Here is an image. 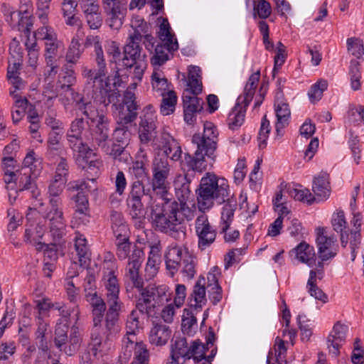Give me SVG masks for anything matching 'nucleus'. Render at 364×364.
<instances>
[{"label":"nucleus","instance_id":"f257e3e1","mask_svg":"<svg viewBox=\"0 0 364 364\" xmlns=\"http://www.w3.org/2000/svg\"><path fill=\"white\" fill-rule=\"evenodd\" d=\"M190 183L188 173L178 174L173 181L178 201L169 198L171 195L168 193L167 196L160 197L161 203L151 205V223L155 230L177 240L186 237L185 220H191L194 217V211L186 202L191 193Z\"/></svg>","mask_w":364,"mask_h":364},{"label":"nucleus","instance_id":"f03ea898","mask_svg":"<svg viewBox=\"0 0 364 364\" xmlns=\"http://www.w3.org/2000/svg\"><path fill=\"white\" fill-rule=\"evenodd\" d=\"M157 150L151 164V188L153 193L166 197L170 189L168 178L171 171L168 158L174 161L180 160L182 150L179 143L166 132L161 134Z\"/></svg>","mask_w":364,"mask_h":364},{"label":"nucleus","instance_id":"7ed1b4c3","mask_svg":"<svg viewBox=\"0 0 364 364\" xmlns=\"http://www.w3.org/2000/svg\"><path fill=\"white\" fill-rule=\"evenodd\" d=\"M218 132L216 127L210 122H205L203 132L195 134L191 141L196 146L193 155L188 153L184 154L183 165L186 166L188 171L202 173L207 168L208 164H212L216 158V149Z\"/></svg>","mask_w":364,"mask_h":364},{"label":"nucleus","instance_id":"20e7f679","mask_svg":"<svg viewBox=\"0 0 364 364\" xmlns=\"http://www.w3.org/2000/svg\"><path fill=\"white\" fill-rule=\"evenodd\" d=\"M97 69L87 66L81 68L82 76L85 80L86 88L91 90L92 97L103 104L105 107L114 102L119 97V91L112 90L102 48L95 51Z\"/></svg>","mask_w":364,"mask_h":364},{"label":"nucleus","instance_id":"39448f33","mask_svg":"<svg viewBox=\"0 0 364 364\" xmlns=\"http://www.w3.org/2000/svg\"><path fill=\"white\" fill-rule=\"evenodd\" d=\"M198 205L200 210L205 212L211 208L215 203H223L230 196V188L223 178H219L212 173H206L200 179L196 190Z\"/></svg>","mask_w":364,"mask_h":364},{"label":"nucleus","instance_id":"423d86ee","mask_svg":"<svg viewBox=\"0 0 364 364\" xmlns=\"http://www.w3.org/2000/svg\"><path fill=\"white\" fill-rule=\"evenodd\" d=\"M123 111L119 112L117 119V127L113 132V139L121 144L127 145L129 141L130 132L128 124L136 120L139 105L136 102L135 94L127 90L123 97Z\"/></svg>","mask_w":364,"mask_h":364},{"label":"nucleus","instance_id":"0eeeda50","mask_svg":"<svg viewBox=\"0 0 364 364\" xmlns=\"http://www.w3.org/2000/svg\"><path fill=\"white\" fill-rule=\"evenodd\" d=\"M69 326L57 323L55 328L54 343L55 347L68 355H73L77 351L82 342L79 327L74 324L70 328L68 336Z\"/></svg>","mask_w":364,"mask_h":364},{"label":"nucleus","instance_id":"6e6552de","mask_svg":"<svg viewBox=\"0 0 364 364\" xmlns=\"http://www.w3.org/2000/svg\"><path fill=\"white\" fill-rule=\"evenodd\" d=\"M50 210L43 215L49 221L50 232L55 242H60L65 234V220L63 212V201L49 203Z\"/></svg>","mask_w":364,"mask_h":364},{"label":"nucleus","instance_id":"1a4fd4ad","mask_svg":"<svg viewBox=\"0 0 364 364\" xmlns=\"http://www.w3.org/2000/svg\"><path fill=\"white\" fill-rule=\"evenodd\" d=\"M106 23L112 28L119 30L124 23L127 13V0H102Z\"/></svg>","mask_w":364,"mask_h":364},{"label":"nucleus","instance_id":"9d476101","mask_svg":"<svg viewBox=\"0 0 364 364\" xmlns=\"http://www.w3.org/2000/svg\"><path fill=\"white\" fill-rule=\"evenodd\" d=\"M85 123L83 118H75L71 122L66 137L69 147L75 152L88 146L84 141H90V132H85Z\"/></svg>","mask_w":364,"mask_h":364},{"label":"nucleus","instance_id":"9b49d317","mask_svg":"<svg viewBox=\"0 0 364 364\" xmlns=\"http://www.w3.org/2000/svg\"><path fill=\"white\" fill-rule=\"evenodd\" d=\"M144 252L141 248L134 245L132 253L130 255L125 268V277L129 279L133 286L139 290L144 286L143 278L139 274V269L143 261Z\"/></svg>","mask_w":364,"mask_h":364},{"label":"nucleus","instance_id":"f8f14e48","mask_svg":"<svg viewBox=\"0 0 364 364\" xmlns=\"http://www.w3.org/2000/svg\"><path fill=\"white\" fill-rule=\"evenodd\" d=\"M90 122L94 126V128L90 129V132L92 145L93 146H96V145H103L105 141L109 140L110 119L103 111L100 110L97 116H95Z\"/></svg>","mask_w":364,"mask_h":364},{"label":"nucleus","instance_id":"ddd939ff","mask_svg":"<svg viewBox=\"0 0 364 364\" xmlns=\"http://www.w3.org/2000/svg\"><path fill=\"white\" fill-rule=\"evenodd\" d=\"M316 245L318 247V257L323 261L332 259L336 257L338 250L336 238L334 236L326 235L323 228L316 229Z\"/></svg>","mask_w":364,"mask_h":364},{"label":"nucleus","instance_id":"4468645a","mask_svg":"<svg viewBox=\"0 0 364 364\" xmlns=\"http://www.w3.org/2000/svg\"><path fill=\"white\" fill-rule=\"evenodd\" d=\"M196 232L198 237V246L203 250L214 242L216 230L212 227L205 215H199L195 223Z\"/></svg>","mask_w":364,"mask_h":364},{"label":"nucleus","instance_id":"2eb2a0df","mask_svg":"<svg viewBox=\"0 0 364 364\" xmlns=\"http://www.w3.org/2000/svg\"><path fill=\"white\" fill-rule=\"evenodd\" d=\"M142 39L139 36H129L127 44L124 47L122 58L123 64L127 68H132L134 63L146 58L140 43Z\"/></svg>","mask_w":364,"mask_h":364},{"label":"nucleus","instance_id":"dca6fc26","mask_svg":"<svg viewBox=\"0 0 364 364\" xmlns=\"http://www.w3.org/2000/svg\"><path fill=\"white\" fill-rule=\"evenodd\" d=\"M77 153L75 161L79 167L87 171H92L95 174L99 172V168L102 165V161L98 158L97 154L87 146L75 151Z\"/></svg>","mask_w":364,"mask_h":364},{"label":"nucleus","instance_id":"f3484780","mask_svg":"<svg viewBox=\"0 0 364 364\" xmlns=\"http://www.w3.org/2000/svg\"><path fill=\"white\" fill-rule=\"evenodd\" d=\"M37 215L36 208H29L26 214L27 223L26 225L25 233L23 236L24 242L26 243L36 242L37 240H41L46 232V228L43 225L36 223L33 220L35 216Z\"/></svg>","mask_w":364,"mask_h":364},{"label":"nucleus","instance_id":"a211bd4d","mask_svg":"<svg viewBox=\"0 0 364 364\" xmlns=\"http://www.w3.org/2000/svg\"><path fill=\"white\" fill-rule=\"evenodd\" d=\"M156 124L154 120L146 115L141 117V122L139 127V136L141 144L146 145L150 141H153L154 149L157 150V145L159 144L161 135L156 136Z\"/></svg>","mask_w":364,"mask_h":364},{"label":"nucleus","instance_id":"6ab92c4d","mask_svg":"<svg viewBox=\"0 0 364 364\" xmlns=\"http://www.w3.org/2000/svg\"><path fill=\"white\" fill-rule=\"evenodd\" d=\"M348 328L346 325L336 323L333 329L327 338V348L329 353L338 356L340 353L339 349L346 341V333Z\"/></svg>","mask_w":364,"mask_h":364},{"label":"nucleus","instance_id":"aec40b11","mask_svg":"<svg viewBox=\"0 0 364 364\" xmlns=\"http://www.w3.org/2000/svg\"><path fill=\"white\" fill-rule=\"evenodd\" d=\"M168 287L166 285L156 286L154 284H150L139 289L140 295L148 298L155 309L170 299V294H168Z\"/></svg>","mask_w":364,"mask_h":364},{"label":"nucleus","instance_id":"412c9836","mask_svg":"<svg viewBox=\"0 0 364 364\" xmlns=\"http://www.w3.org/2000/svg\"><path fill=\"white\" fill-rule=\"evenodd\" d=\"M185 254H189L186 248L181 246H174L168 249L165 255L166 267L171 277L180 269Z\"/></svg>","mask_w":364,"mask_h":364},{"label":"nucleus","instance_id":"4be33fe9","mask_svg":"<svg viewBox=\"0 0 364 364\" xmlns=\"http://www.w3.org/2000/svg\"><path fill=\"white\" fill-rule=\"evenodd\" d=\"M31 169L21 168V171L16 172V176L14 178L16 185L18 186L19 191H31L33 198H37L40 196V191L37 188L36 185L31 177Z\"/></svg>","mask_w":364,"mask_h":364},{"label":"nucleus","instance_id":"5701e85b","mask_svg":"<svg viewBox=\"0 0 364 364\" xmlns=\"http://www.w3.org/2000/svg\"><path fill=\"white\" fill-rule=\"evenodd\" d=\"M171 335L169 326L162 323H154L149 334V341L152 345L162 346L167 343Z\"/></svg>","mask_w":364,"mask_h":364},{"label":"nucleus","instance_id":"b1692460","mask_svg":"<svg viewBox=\"0 0 364 364\" xmlns=\"http://www.w3.org/2000/svg\"><path fill=\"white\" fill-rule=\"evenodd\" d=\"M221 211V217L220 222V232H225L227 231L234 218L235 211L237 208V200L235 197H227Z\"/></svg>","mask_w":364,"mask_h":364},{"label":"nucleus","instance_id":"393cba45","mask_svg":"<svg viewBox=\"0 0 364 364\" xmlns=\"http://www.w3.org/2000/svg\"><path fill=\"white\" fill-rule=\"evenodd\" d=\"M331 225L333 230L340 233L341 245L346 247L349 240V228L343 210H338L336 213L333 215Z\"/></svg>","mask_w":364,"mask_h":364},{"label":"nucleus","instance_id":"a878e982","mask_svg":"<svg viewBox=\"0 0 364 364\" xmlns=\"http://www.w3.org/2000/svg\"><path fill=\"white\" fill-rule=\"evenodd\" d=\"M86 298L92 309L93 323L95 326L100 325L106 311L105 301L96 291L87 294Z\"/></svg>","mask_w":364,"mask_h":364},{"label":"nucleus","instance_id":"bb28decb","mask_svg":"<svg viewBox=\"0 0 364 364\" xmlns=\"http://www.w3.org/2000/svg\"><path fill=\"white\" fill-rule=\"evenodd\" d=\"M312 191L318 200H326L331 193L329 174L322 171L315 177L313 181Z\"/></svg>","mask_w":364,"mask_h":364},{"label":"nucleus","instance_id":"cd10ccee","mask_svg":"<svg viewBox=\"0 0 364 364\" xmlns=\"http://www.w3.org/2000/svg\"><path fill=\"white\" fill-rule=\"evenodd\" d=\"M187 85L188 88L183 92L186 95L198 97L202 92L201 70L198 66L189 67Z\"/></svg>","mask_w":364,"mask_h":364},{"label":"nucleus","instance_id":"c85d7f7f","mask_svg":"<svg viewBox=\"0 0 364 364\" xmlns=\"http://www.w3.org/2000/svg\"><path fill=\"white\" fill-rule=\"evenodd\" d=\"M205 279L200 276L193 287L192 293L189 297V305L196 309H202L205 304L207 299L205 297Z\"/></svg>","mask_w":364,"mask_h":364},{"label":"nucleus","instance_id":"c756f323","mask_svg":"<svg viewBox=\"0 0 364 364\" xmlns=\"http://www.w3.org/2000/svg\"><path fill=\"white\" fill-rule=\"evenodd\" d=\"M117 272V267L114 261H105L102 282L105 289L120 288Z\"/></svg>","mask_w":364,"mask_h":364},{"label":"nucleus","instance_id":"7c9ffc66","mask_svg":"<svg viewBox=\"0 0 364 364\" xmlns=\"http://www.w3.org/2000/svg\"><path fill=\"white\" fill-rule=\"evenodd\" d=\"M242 97H238L235 107L229 113L227 122L229 128L232 130L237 129L245 121V112L247 107L241 102Z\"/></svg>","mask_w":364,"mask_h":364},{"label":"nucleus","instance_id":"2f4dec72","mask_svg":"<svg viewBox=\"0 0 364 364\" xmlns=\"http://www.w3.org/2000/svg\"><path fill=\"white\" fill-rule=\"evenodd\" d=\"M291 252L294 253L296 258L300 262L307 264L309 267L315 264L316 253L314 248L305 242L299 244Z\"/></svg>","mask_w":364,"mask_h":364},{"label":"nucleus","instance_id":"473e14b6","mask_svg":"<svg viewBox=\"0 0 364 364\" xmlns=\"http://www.w3.org/2000/svg\"><path fill=\"white\" fill-rule=\"evenodd\" d=\"M275 112L277 121L275 124V129L278 135H282L281 131L288 124L290 117V109L289 105L282 101L277 102L274 104Z\"/></svg>","mask_w":364,"mask_h":364},{"label":"nucleus","instance_id":"72a5a7b5","mask_svg":"<svg viewBox=\"0 0 364 364\" xmlns=\"http://www.w3.org/2000/svg\"><path fill=\"white\" fill-rule=\"evenodd\" d=\"M45 124L50 131L48 133V139H62L65 133V127L63 122L56 119L55 114L53 112H47L45 117Z\"/></svg>","mask_w":364,"mask_h":364},{"label":"nucleus","instance_id":"f704fd0d","mask_svg":"<svg viewBox=\"0 0 364 364\" xmlns=\"http://www.w3.org/2000/svg\"><path fill=\"white\" fill-rule=\"evenodd\" d=\"M75 250L77 262L81 267H85L90 261L91 252L87 244V240L82 235L76 236L75 239ZM77 263V261H75Z\"/></svg>","mask_w":364,"mask_h":364},{"label":"nucleus","instance_id":"c9c22d12","mask_svg":"<svg viewBox=\"0 0 364 364\" xmlns=\"http://www.w3.org/2000/svg\"><path fill=\"white\" fill-rule=\"evenodd\" d=\"M103 334L105 336V343L112 341L117 334L120 331L119 316L105 314L103 328Z\"/></svg>","mask_w":364,"mask_h":364},{"label":"nucleus","instance_id":"e433bc0d","mask_svg":"<svg viewBox=\"0 0 364 364\" xmlns=\"http://www.w3.org/2000/svg\"><path fill=\"white\" fill-rule=\"evenodd\" d=\"M36 326L37 328L34 333L36 344L39 350L43 353H48L49 346L46 334L49 324L46 321H36Z\"/></svg>","mask_w":364,"mask_h":364},{"label":"nucleus","instance_id":"4c0bfd02","mask_svg":"<svg viewBox=\"0 0 364 364\" xmlns=\"http://www.w3.org/2000/svg\"><path fill=\"white\" fill-rule=\"evenodd\" d=\"M353 218L350 220L351 229H349V239H351L353 245H356L361 242V227L363 225V215L359 212L353 210L352 212Z\"/></svg>","mask_w":364,"mask_h":364},{"label":"nucleus","instance_id":"58836bf2","mask_svg":"<svg viewBox=\"0 0 364 364\" xmlns=\"http://www.w3.org/2000/svg\"><path fill=\"white\" fill-rule=\"evenodd\" d=\"M176 50L171 49V46L161 43L156 45L154 55L151 58V63L153 66H161L168 60V54Z\"/></svg>","mask_w":364,"mask_h":364},{"label":"nucleus","instance_id":"ea45409f","mask_svg":"<svg viewBox=\"0 0 364 364\" xmlns=\"http://www.w3.org/2000/svg\"><path fill=\"white\" fill-rule=\"evenodd\" d=\"M158 36L161 43L169 44L171 49L178 50V44L177 40L174 38V35L171 32V26L167 19H163L160 24Z\"/></svg>","mask_w":364,"mask_h":364},{"label":"nucleus","instance_id":"a19ab883","mask_svg":"<svg viewBox=\"0 0 364 364\" xmlns=\"http://www.w3.org/2000/svg\"><path fill=\"white\" fill-rule=\"evenodd\" d=\"M171 354L173 357L183 358L184 360L191 358V346H188L186 338H176L174 343L172 345Z\"/></svg>","mask_w":364,"mask_h":364},{"label":"nucleus","instance_id":"79ce46f5","mask_svg":"<svg viewBox=\"0 0 364 364\" xmlns=\"http://www.w3.org/2000/svg\"><path fill=\"white\" fill-rule=\"evenodd\" d=\"M84 49L82 48L79 40L73 38L68 46L65 55V60L68 64L75 65L80 60Z\"/></svg>","mask_w":364,"mask_h":364},{"label":"nucleus","instance_id":"37998d69","mask_svg":"<svg viewBox=\"0 0 364 364\" xmlns=\"http://www.w3.org/2000/svg\"><path fill=\"white\" fill-rule=\"evenodd\" d=\"M16 23L11 26L14 28H17L19 31L24 33H29L31 27L33 26L32 20L31 18L29 10H19L16 15Z\"/></svg>","mask_w":364,"mask_h":364},{"label":"nucleus","instance_id":"c03bdc74","mask_svg":"<svg viewBox=\"0 0 364 364\" xmlns=\"http://www.w3.org/2000/svg\"><path fill=\"white\" fill-rule=\"evenodd\" d=\"M161 96V112L163 115H169L175 110L177 103L176 94L173 90H168L166 94H162Z\"/></svg>","mask_w":364,"mask_h":364},{"label":"nucleus","instance_id":"a18cd8bd","mask_svg":"<svg viewBox=\"0 0 364 364\" xmlns=\"http://www.w3.org/2000/svg\"><path fill=\"white\" fill-rule=\"evenodd\" d=\"M151 85L153 90L158 92L160 95L166 94L169 90V84L163 73L156 68H154L151 75Z\"/></svg>","mask_w":364,"mask_h":364},{"label":"nucleus","instance_id":"49530a36","mask_svg":"<svg viewBox=\"0 0 364 364\" xmlns=\"http://www.w3.org/2000/svg\"><path fill=\"white\" fill-rule=\"evenodd\" d=\"M35 309L37 312L35 314L36 321H46L44 317L48 316L50 310L53 308V303L48 298L36 300Z\"/></svg>","mask_w":364,"mask_h":364},{"label":"nucleus","instance_id":"de8ad7c7","mask_svg":"<svg viewBox=\"0 0 364 364\" xmlns=\"http://www.w3.org/2000/svg\"><path fill=\"white\" fill-rule=\"evenodd\" d=\"M152 188L145 189L143 183L140 180L134 181L130 186V191L127 198H141L143 196H149L152 198Z\"/></svg>","mask_w":364,"mask_h":364},{"label":"nucleus","instance_id":"09e8293b","mask_svg":"<svg viewBox=\"0 0 364 364\" xmlns=\"http://www.w3.org/2000/svg\"><path fill=\"white\" fill-rule=\"evenodd\" d=\"M272 14V6L266 0H254L253 16L262 19L267 18Z\"/></svg>","mask_w":364,"mask_h":364},{"label":"nucleus","instance_id":"8fccbe9b","mask_svg":"<svg viewBox=\"0 0 364 364\" xmlns=\"http://www.w3.org/2000/svg\"><path fill=\"white\" fill-rule=\"evenodd\" d=\"M288 192L289 196L294 199L306 202L308 204H312L316 200L315 197L311 193L307 188H289Z\"/></svg>","mask_w":364,"mask_h":364},{"label":"nucleus","instance_id":"3c124183","mask_svg":"<svg viewBox=\"0 0 364 364\" xmlns=\"http://www.w3.org/2000/svg\"><path fill=\"white\" fill-rule=\"evenodd\" d=\"M16 161L11 156H4L2 159V168L4 171V182L9 184L14 181V178L16 176V173L13 171L15 168Z\"/></svg>","mask_w":364,"mask_h":364},{"label":"nucleus","instance_id":"603ef678","mask_svg":"<svg viewBox=\"0 0 364 364\" xmlns=\"http://www.w3.org/2000/svg\"><path fill=\"white\" fill-rule=\"evenodd\" d=\"M65 182L58 179L53 178L51 181L48 190L49 203H51L53 200L62 201L60 195L65 188Z\"/></svg>","mask_w":364,"mask_h":364},{"label":"nucleus","instance_id":"864d4df0","mask_svg":"<svg viewBox=\"0 0 364 364\" xmlns=\"http://www.w3.org/2000/svg\"><path fill=\"white\" fill-rule=\"evenodd\" d=\"M180 268H181V272L183 277L188 279H193L196 274V261L194 257L190 254H185Z\"/></svg>","mask_w":364,"mask_h":364},{"label":"nucleus","instance_id":"5fc2aeb1","mask_svg":"<svg viewBox=\"0 0 364 364\" xmlns=\"http://www.w3.org/2000/svg\"><path fill=\"white\" fill-rule=\"evenodd\" d=\"M327 87L328 82L326 80L323 79L312 85L308 92L310 101L314 103L319 101L323 96V92L327 89Z\"/></svg>","mask_w":364,"mask_h":364},{"label":"nucleus","instance_id":"6e6d98bb","mask_svg":"<svg viewBox=\"0 0 364 364\" xmlns=\"http://www.w3.org/2000/svg\"><path fill=\"white\" fill-rule=\"evenodd\" d=\"M149 352L143 343H135L134 358L132 364H149Z\"/></svg>","mask_w":364,"mask_h":364},{"label":"nucleus","instance_id":"4d7b16f0","mask_svg":"<svg viewBox=\"0 0 364 364\" xmlns=\"http://www.w3.org/2000/svg\"><path fill=\"white\" fill-rule=\"evenodd\" d=\"M132 311H137L138 315H146L150 317L155 312V308L148 298L141 296L136 303L135 309Z\"/></svg>","mask_w":364,"mask_h":364},{"label":"nucleus","instance_id":"13d9d810","mask_svg":"<svg viewBox=\"0 0 364 364\" xmlns=\"http://www.w3.org/2000/svg\"><path fill=\"white\" fill-rule=\"evenodd\" d=\"M183 109L187 110L191 109L194 112H199L203 109V101L201 98L198 97L197 96H192L190 95H186L185 93L183 94Z\"/></svg>","mask_w":364,"mask_h":364},{"label":"nucleus","instance_id":"bf43d9fd","mask_svg":"<svg viewBox=\"0 0 364 364\" xmlns=\"http://www.w3.org/2000/svg\"><path fill=\"white\" fill-rule=\"evenodd\" d=\"M126 202L132 218L139 219L144 216V205L141 198H127Z\"/></svg>","mask_w":364,"mask_h":364},{"label":"nucleus","instance_id":"052dcab7","mask_svg":"<svg viewBox=\"0 0 364 364\" xmlns=\"http://www.w3.org/2000/svg\"><path fill=\"white\" fill-rule=\"evenodd\" d=\"M108 142L109 140L105 141L103 145H96V146L100 147L103 152L112 156L114 159H119V160H121V156L124 154V149L126 145L121 144H117L114 143L112 147H110L108 145Z\"/></svg>","mask_w":364,"mask_h":364},{"label":"nucleus","instance_id":"680f3d73","mask_svg":"<svg viewBox=\"0 0 364 364\" xmlns=\"http://www.w3.org/2000/svg\"><path fill=\"white\" fill-rule=\"evenodd\" d=\"M20 67V63H14L13 64H9L7 68V78L14 86L15 89H19L23 82L21 78L18 75Z\"/></svg>","mask_w":364,"mask_h":364},{"label":"nucleus","instance_id":"e2e57ef3","mask_svg":"<svg viewBox=\"0 0 364 364\" xmlns=\"http://www.w3.org/2000/svg\"><path fill=\"white\" fill-rule=\"evenodd\" d=\"M194 326H197L196 317L191 310L185 309L181 323L182 331L185 333L190 334Z\"/></svg>","mask_w":364,"mask_h":364},{"label":"nucleus","instance_id":"0e129e2a","mask_svg":"<svg viewBox=\"0 0 364 364\" xmlns=\"http://www.w3.org/2000/svg\"><path fill=\"white\" fill-rule=\"evenodd\" d=\"M101 328L100 325L95 326L93 323V327L91 331L90 334V346H91V351L94 355H96L97 351L99 350L100 347L102 345V338L100 335V329Z\"/></svg>","mask_w":364,"mask_h":364},{"label":"nucleus","instance_id":"69168bd1","mask_svg":"<svg viewBox=\"0 0 364 364\" xmlns=\"http://www.w3.org/2000/svg\"><path fill=\"white\" fill-rule=\"evenodd\" d=\"M208 347L199 341H194L191 346V358L194 362L202 361L204 360Z\"/></svg>","mask_w":364,"mask_h":364},{"label":"nucleus","instance_id":"338daca9","mask_svg":"<svg viewBox=\"0 0 364 364\" xmlns=\"http://www.w3.org/2000/svg\"><path fill=\"white\" fill-rule=\"evenodd\" d=\"M34 36L36 40H41L45 42L55 41L57 38V35L53 28L48 26L39 28L35 32Z\"/></svg>","mask_w":364,"mask_h":364},{"label":"nucleus","instance_id":"774afa93","mask_svg":"<svg viewBox=\"0 0 364 364\" xmlns=\"http://www.w3.org/2000/svg\"><path fill=\"white\" fill-rule=\"evenodd\" d=\"M116 255L119 259L124 260L127 258L129 259V253L131 250L132 251L133 250V248H132V243L129 242V239L128 238L127 240H118L116 242ZM132 247H134V246Z\"/></svg>","mask_w":364,"mask_h":364}]
</instances>
